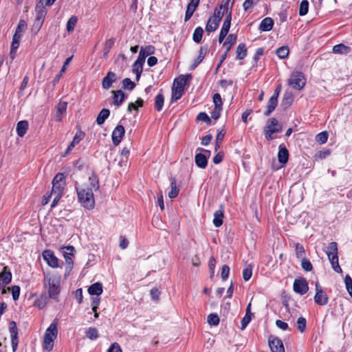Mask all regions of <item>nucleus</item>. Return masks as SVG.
Segmentation results:
<instances>
[{
    "mask_svg": "<svg viewBox=\"0 0 352 352\" xmlns=\"http://www.w3.org/2000/svg\"><path fill=\"white\" fill-rule=\"evenodd\" d=\"M305 84L306 79L301 72H293L288 80V85L297 90H301Z\"/></svg>",
    "mask_w": 352,
    "mask_h": 352,
    "instance_id": "obj_7",
    "label": "nucleus"
},
{
    "mask_svg": "<svg viewBox=\"0 0 352 352\" xmlns=\"http://www.w3.org/2000/svg\"><path fill=\"white\" fill-rule=\"evenodd\" d=\"M208 156L203 153H197L195 156L196 165L200 168H205L208 165Z\"/></svg>",
    "mask_w": 352,
    "mask_h": 352,
    "instance_id": "obj_22",
    "label": "nucleus"
},
{
    "mask_svg": "<svg viewBox=\"0 0 352 352\" xmlns=\"http://www.w3.org/2000/svg\"><path fill=\"white\" fill-rule=\"evenodd\" d=\"M187 77L184 75L179 76L178 78L174 80L173 86H175L178 88H182L184 89V87L186 84Z\"/></svg>",
    "mask_w": 352,
    "mask_h": 352,
    "instance_id": "obj_46",
    "label": "nucleus"
},
{
    "mask_svg": "<svg viewBox=\"0 0 352 352\" xmlns=\"http://www.w3.org/2000/svg\"><path fill=\"white\" fill-rule=\"evenodd\" d=\"M49 298H50L46 294L43 293L34 300V305L37 308L42 309L47 304Z\"/></svg>",
    "mask_w": 352,
    "mask_h": 352,
    "instance_id": "obj_23",
    "label": "nucleus"
},
{
    "mask_svg": "<svg viewBox=\"0 0 352 352\" xmlns=\"http://www.w3.org/2000/svg\"><path fill=\"white\" fill-rule=\"evenodd\" d=\"M278 105V98L275 96H271L269 99L267 110L264 112L265 116H269L276 109Z\"/></svg>",
    "mask_w": 352,
    "mask_h": 352,
    "instance_id": "obj_26",
    "label": "nucleus"
},
{
    "mask_svg": "<svg viewBox=\"0 0 352 352\" xmlns=\"http://www.w3.org/2000/svg\"><path fill=\"white\" fill-rule=\"evenodd\" d=\"M36 16L35 20L44 22L45 15L47 14V10L45 8V6H42L39 9H38V6H36Z\"/></svg>",
    "mask_w": 352,
    "mask_h": 352,
    "instance_id": "obj_49",
    "label": "nucleus"
},
{
    "mask_svg": "<svg viewBox=\"0 0 352 352\" xmlns=\"http://www.w3.org/2000/svg\"><path fill=\"white\" fill-rule=\"evenodd\" d=\"M236 56L238 60H243L248 55V50L245 43L239 44L236 49Z\"/></svg>",
    "mask_w": 352,
    "mask_h": 352,
    "instance_id": "obj_28",
    "label": "nucleus"
},
{
    "mask_svg": "<svg viewBox=\"0 0 352 352\" xmlns=\"http://www.w3.org/2000/svg\"><path fill=\"white\" fill-rule=\"evenodd\" d=\"M327 256L338 255V244L336 242H331L327 246V250L326 252Z\"/></svg>",
    "mask_w": 352,
    "mask_h": 352,
    "instance_id": "obj_43",
    "label": "nucleus"
},
{
    "mask_svg": "<svg viewBox=\"0 0 352 352\" xmlns=\"http://www.w3.org/2000/svg\"><path fill=\"white\" fill-rule=\"evenodd\" d=\"M309 1L307 0H302L300 3L299 15L305 16L309 11Z\"/></svg>",
    "mask_w": 352,
    "mask_h": 352,
    "instance_id": "obj_50",
    "label": "nucleus"
},
{
    "mask_svg": "<svg viewBox=\"0 0 352 352\" xmlns=\"http://www.w3.org/2000/svg\"><path fill=\"white\" fill-rule=\"evenodd\" d=\"M125 133L124 128L122 125H118L113 131L111 135L112 142L114 146H118L121 142Z\"/></svg>",
    "mask_w": 352,
    "mask_h": 352,
    "instance_id": "obj_13",
    "label": "nucleus"
},
{
    "mask_svg": "<svg viewBox=\"0 0 352 352\" xmlns=\"http://www.w3.org/2000/svg\"><path fill=\"white\" fill-rule=\"evenodd\" d=\"M282 131V126L278 124V120L275 118L269 119L267 124L264 128V134L267 140L271 141L274 138L272 134L280 133Z\"/></svg>",
    "mask_w": 352,
    "mask_h": 352,
    "instance_id": "obj_6",
    "label": "nucleus"
},
{
    "mask_svg": "<svg viewBox=\"0 0 352 352\" xmlns=\"http://www.w3.org/2000/svg\"><path fill=\"white\" fill-rule=\"evenodd\" d=\"M85 137V133L82 131H78L76 135H74L73 140L70 143V144L68 146L66 151L65 155H67L74 148V146L78 144Z\"/></svg>",
    "mask_w": 352,
    "mask_h": 352,
    "instance_id": "obj_17",
    "label": "nucleus"
},
{
    "mask_svg": "<svg viewBox=\"0 0 352 352\" xmlns=\"http://www.w3.org/2000/svg\"><path fill=\"white\" fill-rule=\"evenodd\" d=\"M226 135V131L224 129H221L219 131L216 137V141H215V146H214V151H217L221 144V142L223 141L224 136Z\"/></svg>",
    "mask_w": 352,
    "mask_h": 352,
    "instance_id": "obj_47",
    "label": "nucleus"
},
{
    "mask_svg": "<svg viewBox=\"0 0 352 352\" xmlns=\"http://www.w3.org/2000/svg\"><path fill=\"white\" fill-rule=\"evenodd\" d=\"M295 253L298 258H304L306 256L305 248L300 243H296L295 245Z\"/></svg>",
    "mask_w": 352,
    "mask_h": 352,
    "instance_id": "obj_44",
    "label": "nucleus"
},
{
    "mask_svg": "<svg viewBox=\"0 0 352 352\" xmlns=\"http://www.w3.org/2000/svg\"><path fill=\"white\" fill-rule=\"evenodd\" d=\"M43 259L51 267L55 268L58 266V260L54 252L50 250H45L43 252Z\"/></svg>",
    "mask_w": 352,
    "mask_h": 352,
    "instance_id": "obj_12",
    "label": "nucleus"
},
{
    "mask_svg": "<svg viewBox=\"0 0 352 352\" xmlns=\"http://www.w3.org/2000/svg\"><path fill=\"white\" fill-rule=\"evenodd\" d=\"M204 30L201 27H197L192 34V40L196 43H200L202 40Z\"/></svg>",
    "mask_w": 352,
    "mask_h": 352,
    "instance_id": "obj_40",
    "label": "nucleus"
},
{
    "mask_svg": "<svg viewBox=\"0 0 352 352\" xmlns=\"http://www.w3.org/2000/svg\"><path fill=\"white\" fill-rule=\"evenodd\" d=\"M197 120L199 121H203L208 124H210L211 123V118L205 112H200L197 116Z\"/></svg>",
    "mask_w": 352,
    "mask_h": 352,
    "instance_id": "obj_59",
    "label": "nucleus"
},
{
    "mask_svg": "<svg viewBox=\"0 0 352 352\" xmlns=\"http://www.w3.org/2000/svg\"><path fill=\"white\" fill-rule=\"evenodd\" d=\"M274 20L271 17H265L259 25V30L262 32H268L272 30L274 26Z\"/></svg>",
    "mask_w": 352,
    "mask_h": 352,
    "instance_id": "obj_21",
    "label": "nucleus"
},
{
    "mask_svg": "<svg viewBox=\"0 0 352 352\" xmlns=\"http://www.w3.org/2000/svg\"><path fill=\"white\" fill-rule=\"evenodd\" d=\"M237 40V35L236 34H230L226 39V41L223 43V47H226V51L221 56V60L218 65V67H219L222 63L226 59L228 54L230 50L232 49V46L235 44Z\"/></svg>",
    "mask_w": 352,
    "mask_h": 352,
    "instance_id": "obj_8",
    "label": "nucleus"
},
{
    "mask_svg": "<svg viewBox=\"0 0 352 352\" xmlns=\"http://www.w3.org/2000/svg\"><path fill=\"white\" fill-rule=\"evenodd\" d=\"M52 184V188L51 192L53 195L54 198L51 204V208H53L58 204L60 199L64 193L66 185L64 174L62 173H58L53 178Z\"/></svg>",
    "mask_w": 352,
    "mask_h": 352,
    "instance_id": "obj_1",
    "label": "nucleus"
},
{
    "mask_svg": "<svg viewBox=\"0 0 352 352\" xmlns=\"http://www.w3.org/2000/svg\"><path fill=\"white\" fill-rule=\"evenodd\" d=\"M154 47L152 45H148L145 48H141L139 52L138 60H141V62L144 63L146 56L153 54Z\"/></svg>",
    "mask_w": 352,
    "mask_h": 352,
    "instance_id": "obj_24",
    "label": "nucleus"
},
{
    "mask_svg": "<svg viewBox=\"0 0 352 352\" xmlns=\"http://www.w3.org/2000/svg\"><path fill=\"white\" fill-rule=\"evenodd\" d=\"M212 101L214 107H223V101L221 95L219 93H216L213 95Z\"/></svg>",
    "mask_w": 352,
    "mask_h": 352,
    "instance_id": "obj_61",
    "label": "nucleus"
},
{
    "mask_svg": "<svg viewBox=\"0 0 352 352\" xmlns=\"http://www.w3.org/2000/svg\"><path fill=\"white\" fill-rule=\"evenodd\" d=\"M297 329L298 330L301 332V333H303L305 332V329H306V327H307V320L306 319L304 318V317H300L298 318L297 320Z\"/></svg>",
    "mask_w": 352,
    "mask_h": 352,
    "instance_id": "obj_54",
    "label": "nucleus"
},
{
    "mask_svg": "<svg viewBox=\"0 0 352 352\" xmlns=\"http://www.w3.org/2000/svg\"><path fill=\"white\" fill-rule=\"evenodd\" d=\"M229 274H230V267H229V266L227 265H224L222 267V269H221V278L223 280H226L228 278Z\"/></svg>",
    "mask_w": 352,
    "mask_h": 352,
    "instance_id": "obj_63",
    "label": "nucleus"
},
{
    "mask_svg": "<svg viewBox=\"0 0 352 352\" xmlns=\"http://www.w3.org/2000/svg\"><path fill=\"white\" fill-rule=\"evenodd\" d=\"M85 336L91 340H96L99 337L98 331L95 327H89L85 331Z\"/></svg>",
    "mask_w": 352,
    "mask_h": 352,
    "instance_id": "obj_42",
    "label": "nucleus"
},
{
    "mask_svg": "<svg viewBox=\"0 0 352 352\" xmlns=\"http://www.w3.org/2000/svg\"><path fill=\"white\" fill-rule=\"evenodd\" d=\"M78 18L76 16H72L67 22V31L70 33L74 30V28L77 24Z\"/></svg>",
    "mask_w": 352,
    "mask_h": 352,
    "instance_id": "obj_45",
    "label": "nucleus"
},
{
    "mask_svg": "<svg viewBox=\"0 0 352 352\" xmlns=\"http://www.w3.org/2000/svg\"><path fill=\"white\" fill-rule=\"evenodd\" d=\"M344 283L346 288L349 296L352 298V278L349 274H346L344 278Z\"/></svg>",
    "mask_w": 352,
    "mask_h": 352,
    "instance_id": "obj_57",
    "label": "nucleus"
},
{
    "mask_svg": "<svg viewBox=\"0 0 352 352\" xmlns=\"http://www.w3.org/2000/svg\"><path fill=\"white\" fill-rule=\"evenodd\" d=\"M223 110V107H214V109L211 112V118L217 120L219 118L221 112Z\"/></svg>",
    "mask_w": 352,
    "mask_h": 352,
    "instance_id": "obj_62",
    "label": "nucleus"
},
{
    "mask_svg": "<svg viewBox=\"0 0 352 352\" xmlns=\"http://www.w3.org/2000/svg\"><path fill=\"white\" fill-rule=\"evenodd\" d=\"M184 89L173 86L172 88L171 100L176 102L180 99L184 94Z\"/></svg>",
    "mask_w": 352,
    "mask_h": 352,
    "instance_id": "obj_38",
    "label": "nucleus"
},
{
    "mask_svg": "<svg viewBox=\"0 0 352 352\" xmlns=\"http://www.w3.org/2000/svg\"><path fill=\"white\" fill-rule=\"evenodd\" d=\"M294 101V97L292 93L285 92L284 94L281 104L284 109L289 108Z\"/></svg>",
    "mask_w": 352,
    "mask_h": 352,
    "instance_id": "obj_36",
    "label": "nucleus"
},
{
    "mask_svg": "<svg viewBox=\"0 0 352 352\" xmlns=\"http://www.w3.org/2000/svg\"><path fill=\"white\" fill-rule=\"evenodd\" d=\"M235 0H222L219 6L214 10V13L212 16L216 19L221 21L224 14L228 16L232 14V7Z\"/></svg>",
    "mask_w": 352,
    "mask_h": 352,
    "instance_id": "obj_5",
    "label": "nucleus"
},
{
    "mask_svg": "<svg viewBox=\"0 0 352 352\" xmlns=\"http://www.w3.org/2000/svg\"><path fill=\"white\" fill-rule=\"evenodd\" d=\"M9 330L11 338H18V328L16 322L11 321L9 323Z\"/></svg>",
    "mask_w": 352,
    "mask_h": 352,
    "instance_id": "obj_52",
    "label": "nucleus"
},
{
    "mask_svg": "<svg viewBox=\"0 0 352 352\" xmlns=\"http://www.w3.org/2000/svg\"><path fill=\"white\" fill-rule=\"evenodd\" d=\"M113 104L120 106L122 104L125 99V94L122 90L113 91Z\"/></svg>",
    "mask_w": 352,
    "mask_h": 352,
    "instance_id": "obj_30",
    "label": "nucleus"
},
{
    "mask_svg": "<svg viewBox=\"0 0 352 352\" xmlns=\"http://www.w3.org/2000/svg\"><path fill=\"white\" fill-rule=\"evenodd\" d=\"M122 350L118 343L114 342L111 344L108 349L107 352H122Z\"/></svg>",
    "mask_w": 352,
    "mask_h": 352,
    "instance_id": "obj_64",
    "label": "nucleus"
},
{
    "mask_svg": "<svg viewBox=\"0 0 352 352\" xmlns=\"http://www.w3.org/2000/svg\"><path fill=\"white\" fill-rule=\"evenodd\" d=\"M28 122L27 120L19 121L16 124V133L19 137H23L28 129Z\"/></svg>",
    "mask_w": 352,
    "mask_h": 352,
    "instance_id": "obj_25",
    "label": "nucleus"
},
{
    "mask_svg": "<svg viewBox=\"0 0 352 352\" xmlns=\"http://www.w3.org/2000/svg\"><path fill=\"white\" fill-rule=\"evenodd\" d=\"M161 91H162L161 90ZM164 103V97L162 92L159 93L155 97V109L157 111H161L163 109Z\"/></svg>",
    "mask_w": 352,
    "mask_h": 352,
    "instance_id": "obj_37",
    "label": "nucleus"
},
{
    "mask_svg": "<svg viewBox=\"0 0 352 352\" xmlns=\"http://www.w3.org/2000/svg\"><path fill=\"white\" fill-rule=\"evenodd\" d=\"M219 321V317L217 314H210L208 316L207 322L211 326L218 325Z\"/></svg>",
    "mask_w": 352,
    "mask_h": 352,
    "instance_id": "obj_51",
    "label": "nucleus"
},
{
    "mask_svg": "<svg viewBox=\"0 0 352 352\" xmlns=\"http://www.w3.org/2000/svg\"><path fill=\"white\" fill-rule=\"evenodd\" d=\"M289 158V151L284 144L279 146L278 160L281 164H286Z\"/></svg>",
    "mask_w": 352,
    "mask_h": 352,
    "instance_id": "obj_20",
    "label": "nucleus"
},
{
    "mask_svg": "<svg viewBox=\"0 0 352 352\" xmlns=\"http://www.w3.org/2000/svg\"><path fill=\"white\" fill-rule=\"evenodd\" d=\"M231 21H232V16L230 14H228V16H226V18L224 19L223 25L221 28L220 32H222L225 34H228L230 26H231Z\"/></svg>",
    "mask_w": 352,
    "mask_h": 352,
    "instance_id": "obj_41",
    "label": "nucleus"
},
{
    "mask_svg": "<svg viewBox=\"0 0 352 352\" xmlns=\"http://www.w3.org/2000/svg\"><path fill=\"white\" fill-rule=\"evenodd\" d=\"M144 63L141 60H136L133 64V72L136 75V80H138L143 71V65Z\"/></svg>",
    "mask_w": 352,
    "mask_h": 352,
    "instance_id": "obj_32",
    "label": "nucleus"
},
{
    "mask_svg": "<svg viewBox=\"0 0 352 352\" xmlns=\"http://www.w3.org/2000/svg\"><path fill=\"white\" fill-rule=\"evenodd\" d=\"M43 285L47 290V296L56 302L59 300L58 297L60 292V277L47 276L44 277Z\"/></svg>",
    "mask_w": 352,
    "mask_h": 352,
    "instance_id": "obj_2",
    "label": "nucleus"
},
{
    "mask_svg": "<svg viewBox=\"0 0 352 352\" xmlns=\"http://www.w3.org/2000/svg\"><path fill=\"white\" fill-rule=\"evenodd\" d=\"M122 88L124 89L133 90L135 84L130 78H125L122 80Z\"/></svg>",
    "mask_w": 352,
    "mask_h": 352,
    "instance_id": "obj_55",
    "label": "nucleus"
},
{
    "mask_svg": "<svg viewBox=\"0 0 352 352\" xmlns=\"http://www.w3.org/2000/svg\"><path fill=\"white\" fill-rule=\"evenodd\" d=\"M301 267L305 272H311L313 270V265L311 262L305 258L302 259Z\"/></svg>",
    "mask_w": 352,
    "mask_h": 352,
    "instance_id": "obj_60",
    "label": "nucleus"
},
{
    "mask_svg": "<svg viewBox=\"0 0 352 352\" xmlns=\"http://www.w3.org/2000/svg\"><path fill=\"white\" fill-rule=\"evenodd\" d=\"M252 275V266L248 265L243 270V278L245 281L250 279Z\"/></svg>",
    "mask_w": 352,
    "mask_h": 352,
    "instance_id": "obj_53",
    "label": "nucleus"
},
{
    "mask_svg": "<svg viewBox=\"0 0 352 352\" xmlns=\"http://www.w3.org/2000/svg\"><path fill=\"white\" fill-rule=\"evenodd\" d=\"M170 181L171 190L168 192V197L170 199H173V198H175L176 197H177L179 192V189L177 186V182H176V179L175 177H170Z\"/></svg>",
    "mask_w": 352,
    "mask_h": 352,
    "instance_id": "obj_34",
    "label": "nucleus"
},
{
    "mask_svg": "<svg viewBox=\"0 0 352 352\" xmlns=\"http://www.w3.org/2000/svg\"><path fill=\"white\" fill-rule=\"evenodd\" d=\"M58 319L54 318L46 329L43 341V347L47 351H51L54 345V340L58 335Z\"/></svg>",
    "mask_w": 352,
    "mask_h": 352,
    "instance_id": "obj_3",
    "label": "nucleus"
},
{
    "mask_svg": "<svg viewBox=\"0 0 352 352\" xmlns=\"http://www.w3.org/2000/svg\"><path fill=\"white\" fill-rule=\"evenodd\" d=\"M315 302L320 305H326L329 302V298L324 291L322 289L318 283H316V294L314 296Z\"/></svg>",
    "mask_w": 352,
    "mask_h": 352,
    "instance_id": "obj_9",
    "label": "nucleus"
},
{
    "mask_svg": "<svg viewBox=\"0 0 352 352\" xmlns=\"http://www.w3.org/2000/svg\"><path fill=\"white\" fill-rule=\"evenodd\" d=\"M118 80L116 74L113 72H108L106 76L102 80V87L104 89H109L113 82Z\"/></svg>",
    "mask_w": 352,
    "mask_h": 352,
    "instance_id": "obj_15",
    "label": "nucleus"
},
{
    "mask_svg": "<svg viewBox=\"0 0 352 352\" xmlns=\"http://www.w3.org/2000/svg\"><path fill=\"white\" fill-rule=\"evenodd\" d=\"M351 48L344 44H338L333 47L332 52L338 54H346L350 52Z\"/></svg>",
    "mask_w": 352,
    "mask_h": 352,
    "instance_id": "obj_33",
    "label": "nucleus"
},
{
    "mask_svg": "<svg viewBox=\"0 0 352 352\" xmlns=\"http://www.w3.org/2000/svg\"><path fill=\"white\" fill-rule=\"evenodd\" d=\"M223 210L222 208L214 212L213 224L215 227L219 228L223 224Z\"/></svg>",
    "mask_w": 352,
    "mask_h": 352,
    "instance_id": "obj_29",
    "label": "nucleus"
},
{
    "mask_svg": "<svg viewBox=\"0 0 352 352\" xmlns=\"http://www.w3.org/2000/svg\"><path fill=\"white\" fill-rule=\"evenodd\" d=\"M27 28V23L23 19H20L16 27L15 32L19 33L23 35V32Z\"/></svg>",
    "mask_w": 352,
    "mask_h": 352,
    "instance_id": "obj_58",
    "label": "nucleus"
},
{
    "mask_svg": "<svg viewBox=\"0 0 352 352\" xmlns=\"http://www.w3.org/2000/svg\"><path fill=\"white\" fill-rule=\"evenodd\" d=\"M103 292L102 285L101 283L96 282L91 285L88 288V293L90 295L100 296Z\"/></svg>",
    "mask_w": 352,
    "mask_h": 352,
    "instance_id": "obj_27",
    "label": "nucleus"
},
{
    "mask_svg": "<svg viewBox=\"0 0 352 352\" xmlns=\"http://www.w3.org/2000/svg\"><path fill=\"white\" fill-rule=\"evenodd\" d=\"M328 136H329V135L327 131H322V132L319 133L316 135V140L317 142H318L320 144H324L327 141Z\"/></svg>",
    "mask_w": 352,
    "mask_h": 352,
    "instance_id": "obj_56",
    "label": "nucleus"
},
{
    "mask_svg": "<svg viewBox=\"0 0 352 352\" xmlns=\"http://www.w3.org/2000/svg\"><path fill=\"white\" fill-rule=\"evenodd\" d=\"M293 289L300 295L306 294L309 290L307 280L305 278H296L294 281Z\"/></svg>",
    "mask_w": 352,
    "mask_h": 352,
    "instance_id": "obj_10",
    "label": "nucleus"
},
{
    "mask_svg": "<svg viewBox=\"0 0 352 352\" xmlns=\"http://www.w3.org/2000/svg\"><path fill=\"white\" fill-rule=\"evenodd\" d=\"M12 280V273L8 266L3 268L2 272L0 273V281L3 285H7L10 283Z\"/></svg>",
    "mask_w": 352,
    "mask_h": 352,
    "instance_id": "obj_18",
    "label": "nucleus"
},
{
    "mask_svg": "<svg viewBox=\"0 0 352 352\" xmlns=\"http://www.w3.org/2000/svg\"><path fill=\"white\" fill-rule=\"evenodd\" d=\"M67 107V102H60L57 106V111L56 115V120L57 121H61V114L65 113Z\"/></svg>",
    "mask_w": 352,
    "mask_h": 352,
    "instance_id": "obj_39",
    "label": "nucleus"
},
{
    "mask_svg": "<svg viewBox=\"0 0 352 352\" xmlns=\"http://www.w3.org/2000/svg\"><path fill=\"white\" fill-rule=\"evenodd\" d=\"M220 22V20L213 16H210L206 25V31L208 33L214 32L218 29Z\"/></svg>",
    "mask_w": 352,
    "mask_h": 352,
    "instance_id": "obj_16",
    "label": "nucleus"
},
{
    "mask_svg": "<svg viewBox=\"0 0 352 352\" xmlns=\"http://www.w3.org/2000/svg\"><path fill=\"white\" fill-rule=\"evenodd\" d=\"M76 189L81 204L87 209H93L95 205L93 190L88 187H76Z\"/></svg>",
    "mask_w": 352,
    "mask_h": 352,
    "instance_id": "obj_4",
    "label": "nucleus"
},
{
    "mask_svg": "<svg viewBox=\"0 0 352 352\" xmlns=\"http://www.w3.org/2000/svg\"><path fill=\"white\" fill-rule=\"evenodd\" d=\"M110 111L108 109H102L98 113L96 122L98 125H102L104 121L109 118Z\"/></svg>",
    "mask_w": 352,
    "mask_h": 352,
    "instance_id": "obj_35",
    "label": "nucleus"
},
{
    "mask_svg": "<svg viewBox=\"0 0 352 352\" xmlns=\"http://www.w3.org/2000/svg\"><path fill=\"white\" fill-rule=\"evenodd\" d=\"M199 3L200 0H190L186 6L184 21H188L192 17L194 12L199 6Z\"/></svg>",
    "mask_w": 352,
    "mask_h": 352,
    "instance_id": "obj_14",
    "label": "nucleus"
},
{
    "mask_svg": "<svg viewBox=\"0 0 352 352\" xmlns=\"http://www.w3.org/2000/svg\"><path fill=\"white\" fill-rule=\"evenodd\" d=\"M89 186H87L91 190H97L100 188L99 179L95 173H92L89 177Z\"/></svg>",
    "mask_w": 352,
    "mask_h": 352,
    "instance_id": "obj_31",
    "label": "nucleus"
},
{
    "mask_svg": "<svg viewBox=\"0 0 352 352\" xmlns=\"http://www.w3.org/2000/svg\"><path fill=\"white\" fill-rule=\"evenodd\" d=\"M268 343L272 352H285L283 341L274 336H270Z\"/></svg>",
    "mask_w": 352,
    "mask_h": 352,
    "instance_id": "obj_11",
    "label": "nucleus"
},
{
    "mask_svg": "<svg viewBox=\"0 0 352 352\" xmlns=\"http://www.w3.org/2000/svg\"><path fill=\"white\" fill-rule=\"evenodd\" d=\"M208 52V47L207 46H201L199 48V56L198 57L195 59L193 63L191 65V69H195L204 59L206 54Z\"/></svg>",
    "mask_w": 352,
    "mask_h": 352,
    "instance_id": "obj_19",
    "label": "nucleus"
},
{
    "mask_svg": "<svg viewBox=\"0 0 352 352\" xmlns=\"http://www.w3.org/2000/svg\"><path fill=\"white\" fill-rule=\"evenodd\" d=\"M289 49L288 46H282L278 47L276 51V55L282 59L287 58L289 55Z\"/></svg>",
    "mask_w": 352,
    "mask_h": 352,
    "instance_id": "obj_48",
    "label": "nucleus"
}]
</instances>
